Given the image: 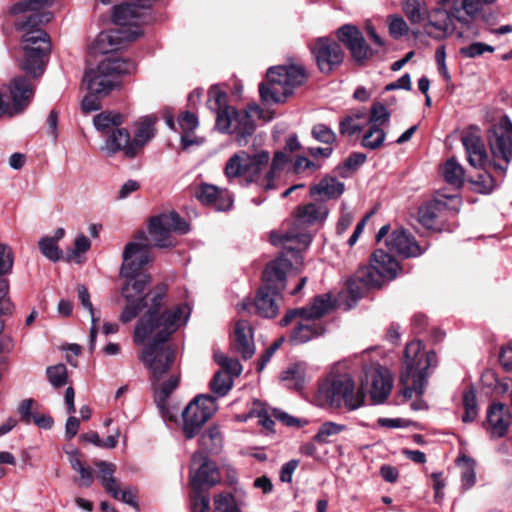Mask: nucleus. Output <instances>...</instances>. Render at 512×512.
<instances>
[{
	"label": "nucleus",
	"instance_id": "52",
	"mask_svg": "<svg viewBox=\"0 0 512 512\" xmlns=\"http://www.w3.org/2000/svg\"><path fill=\"white\" fill-rule=\"evenodd\" d=\"M38 245L41 253L49 260L55 262L60 259L62 252L55 239L45 236L40 239Z\"/></svg>",
	"mask_w": 512,
	"mask_h": 512
},
{
	"label": "nucleus",
	"instance_id": "4",
	"mask_svg": "<svg viewBox=\"0 0 512 512\" xmlns=\"http://www.w3.org/2000/svg\"><path fill=\"white\" fill-rule=\"evenodd\" d=\"M328 215V208L323 203H309L300 206L290 227L286 230L272 231L270 241L273 245L283 247L282 256L292 259L296 266L302 265V251L308 248L312 237L305 226L322 222Z\"/></svg>",
	"mask_w": 512,
	"mask_h": 512
},
{
	"label": "nucleus",
	"instance_id": "43",
	"mask_svg": "<svg viewBox=\"0 0 512 512\" xmlns=\"http://www.w3.org/2000/svg\"><path fill=\"white\" fill-rule=\"evenodd\" d=\"M78 297L82 306L87 309L91 315V329H90V349L94 350L96 337H97V323L99 318L94 315V308L90 301V294L84 285L77 287Z\"/></svg>",
	"mask_w": 512,
	"mask_h": 512
},
{
	"label": "nucleus",
	"instance_id": "57",
	"mask_svg": "<svg viewBox=\"0 0 512 512\" xmlns=\"http://www.w3.org/2000/svg\"><path fill=\"white\" fill-rule=\"evenodd\" d=\"M389 118L390 113L382 103H376L371 107L369 122L373 124L372 126L379 127V125L388 122Z\"/></svg>",
	"mask_w": 512,
	"mask_h": 512
},
{
	"label": "nucleus",
	"instance_id": "15",
	"mask_svg": "<svg viewBox=\"0 0 512 512\" xmlns=\"http://www.w3.org/2000/svg\"><path fill=\"white\" fill-rule=\"evenodd\" d=\"M311 54L316 60L319 70L329 74L344 60V51L341 45L329 37H319L309 45Z\"/></svg>",
	"mask_w": 512,
	"mask_h": 512
},
{
	"label": "nucleus",
	"instance_id": "48",
	"mask_svg": "<svg viewBox=\"0 0 512 512\" xmlns=\"http://www.w3.org/2000/svg\"><path fill=\"white\" fill-rule=\"evenodd\" d=\"M463 405L465 413L462 416V421L465 423L473 422L478 415V408L476 394L472 389L464 392Z\"/></svg>",
	"mask_w": 512,
	"mask_h": 512
},
{
	"label": "nucleus",
	"instance_id": "51",
	"mask_svg": "<svg viewBox=\"0 0 512 512\" xmlns=\"http://www.w3.org/2000/svg\"><path fill=\"white\" fill-rule=\"evenodd\" d=\"M46 374L50 384L55 388H60L67 383L68 373L64 364L49 366L46 369Z\"/></svg>",
	"mask_w": 512,
	"mask_h": 512
},
{
	"label": "nucleus",
	"instance_id": "41",
	"mask_svg": "<svg viewBox=\"0 0 512 512\" xmlns=\"http://www.w3.org/2000/svg\"><path fill=\"white\" fill-rule=\"evenodd\" d=\"M403 11L412 24H420L428 17V8L424 0H405Z\"/></svg>",
	"mask_w": 512,
	"mask_h": 512
},
{
	"label": "nucleus",
	"instance_id": "8",
	"mask_svg": "<svg viewBox=\"0 0 512 512\" xmlns=\"http://www.w3.org/2000/svg\"><path fill=\"white\" fill-rule=\"evenodd\" d=\"M305 78V70L299 65L271 67L266 73V83L259 86L261 99L267 103H282Z\"/></svg>",
	"mask_w": 512,
	"mask_h": 512
},
{
	"label": "nucleus",
	"instance_id": "31",
	"mask_svg": "<svg viewBox=\"0 0 512 512\" xmlns=\"http://www.w3.org/2000/svg\"><path fill=\"white\" fill-rule=\"evenodd\" d=\"M487 421L492 437L501 438L506 435L510 426V416L504 404L495 403L487 412Z\"/></svg>",
	"mask_w": 512,
	"mask_h": 512
},
{
	"label": "nucleus",
	"instance_id": "21",
	"mask_svg": "<svg viewBox=\"0 0 512 512\" xmlns=\"http://www.w3.org/2000/svg\"><path fill=\"white\" fill-rule=\"evenodd\" d=\"M155 0H129L128 3L115 6L112 20L118 28L138 29V24L146 14L147 9Z\"/></svg>",
	"mask_w": 512,
	"mask_h": 512
},
{
	"label": "nucleus",
	"instance_id": "34",
	"mask_svg": "<svg viewBox=\"0 0 512 512\" xmlns=\"http://www.w3.org/2000/svg\"><path fill=\"white\" fill-rule=\"evenodd\" d=\"M178 124L182 131L181 135V146L183 149H187L192 145H200L202 139L192 136L191 133L198 127L197 116L189 111L183 112L178 117Z\"/></svg>",
	"mask_w": 512,
	"mask_h": 512
},
{
	"label": "nucleus",
	"instance_id": "3",
	"mask_svg": "<svg viewBox=\"0 0 512 512\" xmlns=\"http://www.w3.org/2000/svg\"><path fill=\"white\" fill-rule=\"evenodd\" d=\"M270 160V154L266 150L249 154L247 151H239L233 154L225 165V175L229 179L245 177L247 183H256L264 190L277 189L290 162L285 151H277L272 159L270 169L261 175L263 167Z\"/></svg>",
	"mask_w": 512,
	"mask_h": 512
},
{
	"label": "nucleus",
	"instance_id": "50",
	"mask_svg": "<svg viewBox=\"0 0 512 512\" xmlns=\"http://www.w3.org/2000/svg\"><path fill=\"white\" fill-rule=\"evenodd\" d=\"M386 134L383 129L377 126H371L370 129L364 134L362 139V146L375 150L382 146Z\"/></svg>",
	"mask_w": 512,
	"mask_h": 512
},
{
	"label": "nucleus",
	"instance_id": "28",
	"mask_svg": "<svg viewBox=\"0 0 512 512\" xmlns=\"http://www.w3.org/2000/svg\"><path fill=\"white\" fill-rule=\"evenodd\" d=\"M296 319H299V321L289 336V342L292 345L304 344L322 336L326 331L321 321L306 320L305 317H297Z\"/></svg>",
	"mask_w": 512,
	"mask_h": 512
},
{
	"label": "nucleus",
	"instance_id": "63",
	"mask_svg": "<svg viewBox=\"0 0 512 512\" xmlns=\"http://www.w3.org/2000/svg\"><path fill=\"white\" fill-rule=\"evenodd\" d=\"M299 464L298 460H290L287 463H285L280 471V480L282 482L290 483L292 481V475L294 471L297 469Z\"/></svg>",
	"mask_w": 512,
	"mask_h": 512
},
{
	"label": "nucleus",
	"instance_id": "29",
	"mask_svg": "<svg viewBox=\"0 0 512 512\" xmlns=\"http://www.w3.org/2000/svg\"><path fill=\"white\" fill-rule=\"evenodd\" d=\"M234 347L244 359L251 358L255 353L253 331L247 320L236 322L234 329Z\"/></svg>",
	"mask_w": 512,
	"mask_h": 512
},
{
	"label": "nucleus",
	"instance_id": "25",
	"mask_svg": "<svg viewBox=\"0 0 512 512\" xmlns=\"http://www.w3.org/2000/svg\"><path fill=\"white\" fill-rule=\"evenodd\" d=\"M385 245L390 253L404 258L417 257L422 254L415 238L404 228H396L385 239Z\"/></svg>",
	"mask_w": 512,
	"mask_h": 512
},
{
	"label": "nucleus",
	"instance_id": "16",
	"mask_svg": "<svg viewBox=\"0 0 512 512\" xmlns=\"http://www.w3.org/2000/svg\"><path fill=\"white\" fill-rule=\"evenodd\" d=\"M9 90L12 102L5 101L0 91V116H14L23 112L34 95L32 84L26 77L13 79Z\"/></svg>",
	"mask_w": 512,
	"mask_h": 512
},
{
	"label": "nucleus",
	"instance_id": "33",
	"mask_svg": "<svg viewBox=\"0 0 512 512\" xmlns=\"http://www.w3.org/2000/svg\"><path fill=\"white\" fill-rule=\"evenodd\" d=\"M197 198L206 205H213L218 210H226L231 207L232 200L226 191L219 190L214 185L204 184L201 185Z\"/></svg>",
	"mask_w": 512,
	"mask_h": 512
},
{
	"label": "nucleus",
	"instance_id": "36",
	"mask_svg": "<svg viewBox=\"0 0 512 512\" xmlns=\"http://www.w3.org/2000/svg\"><path fill=\"white\" fill-rule=\"evenodd\" d=\"M344 192V184L333 177H325L317 185L310 189L311 196H324L328 199H336Z\"/></svg>",
	"mask_w": 512,
	"mask_h": 512
},
{
	"label": "nucleus",
	"instance_id": "27",
	"mask_svg": "<svg viewBox=\"0 0 512 512\" xmlns=\"http://www.w3.org/2000/svg\"><path fill=\"white\" fill-rule=\"evenodd\" d=\"M84 82L91 94H100V96L108 95L115 87L118 86V80L114 79L110 71L102 69L99 63L95 69H91L85 73Z\"/></svg>",
	"mask_w": 512,
	"mask_h": 512
},
{
	"label": "nucleus",
	"instance_id": "9",
	"mask_svg": "<svg viewBox=\"0 0 512 512\" xmlns=\"http://www.w3.org/2000/svg\"><path fill=\"white\" fill-rule=\"evenodd\" d=\"M355 384L348 374L333 376L323 382L318 390L319 397L330 406H346L349 410L359 408L364 402L362 389L354 392Z\"/></svg>",
	"mask_w": 512,
	"mask_h": 512
},
{
	"label": "nucleus",
	"instance_id": "18",
	"mask_svg": "<svg viewBox=\"0 0 512 512\" xmlns=\"http://www.w3.org/2000/svg\"><path fill=\"white\" fill-rule=\"evenodd\" d=\"M460 199L457 196H446L438 194L431 201L426 202L419 208L418 220L427 229H436L439 225V218L446 210L458 211Z\"/></svg>",
	"mask_w": 512,
	"mask_h": 512
},
{
	"label": "nucleus",
	"instance_id": "47",
	"mask_svg": "<svg viewBox=\"0 0 512 512\" xmlns=\"http://www.w3.org/2000/svg\"><path fill=\"white\" fill-rule=\"evenodd\" d=\"M208 105L210 109L217 111V116L225 110L231 112L234 108L227 106V94L218 87H211L209 90Z\"/></svg>",
	"mask_w": 512,
	"mask_h": 512
},
{
	"label": "nucleus",
	"instance_id": "1",
	"mask_svg": "<svg viewBox=\"0 0 512 512\" xmlns=\"http://www.w3.org/2000/svg\"><path fill=\"white\" fill-rule=\"evenodd\" d=\"M166 293V285H156L138 304L125 306L120 315V321L125 324L145 310L135 326L133 338L136 344L147 343L140 359L150 371L152 381H160L172 370L176 350L165 343L187 321L189 315L188 307L181 305L160 313Z\"/></svg>",
	"mask_w": 512,
	"mask_h": 512
},
{
	"label": "nucleus",
	"instance_id": "64",
	"mask_svg": "<svg viewBox=\"0 0 512 512\" xmlns=\"http://www.w3.org/2000/svg\"><path fill=\"white\" fill-rule=\"evenodd\" d=\"M499 361L506 372L512 373V347L501 349Z\"/></svg>",
	"mask_w": 512,
	"mask_h": 512
},
{
	"label": "nucleus",
	"instance_id": "55",
	"mask_svg": "<svg viewBox=\"0 0 512 512\" xmlns=\"http://www.w3.org/2000/svg\"><path fill=\"white\" fill-rule=\"evenodd\" d=\"M458 462H463L466 464L465 469L461 474V480L466 488L472 487L476 482V474H475V462L470 457L466 455H462L458 458Z\"/></svg>",
	"mask_w": 512,
	"mask_h": 512
},
{
	"label": "nucleus",
	"instance_id": "46",
	"mask_svg": "<svg viewBox=\"0 0 512 512\" xmlns=\"http://www.w3.org/2000/svg\"><path fill=\"white\" fill-rule=\"evenodd\" d=\"M232 386V377L223 371H217L210 382L211 390L218 396H225Z\"/></svg>",
	"mask_w": 512,
	"mask_h": 512
},
{
	"label": "nucleus",
	"instance_id": "39",
	"mask_svg": "<svg viewBox=\"0 0 512 512\" xmlns=\"http://www.w3.org/2000/svg\"><path fill=\"white\" fill-rule=\"evenodd\" d=\"M123 123V116L117 112H102L93 119L95 128L103 135H108Z\"/></svg>",
	"mask_w": 512,
	"mask_h": 512
},
{
	"label": "nucleus",
	"instance_id": "6",
	"mask_svg": "<svg viewBox=\"0 0 512 512\" xmlns=\"http://www.w3.org/2000/svg\"><path fill=\"white\" fill-rule=\"evenodd\" d=\"M138 237L146 241L145 233ZM120 276L128 279L122 287V296L127 301L126 306L138 304L148 293L142 296L145 287L151 282V277L141 273L143 268L152 260L150 245L146 242H128L123 250Z\"/></svg>",
	"mask_w": 512,
	"mask_h": 512
},
{
	"label": "nucleus",
	"instance_id": "26",
	"mask_svg": "<svg viewBox=\"0 0 512 512\" xmlns=\"http://www.w3.org/2000/svg\"><path fill=\"white\" fill-rule=\"evenodd\" d=\"M490 149L494 160V169L504 174L512 157V139L510 135L490 130Z\"/></svg>",
	"mask_w": 512,
	"mask_h": 512
},
{
	"label": "nucleus",
	"instance_id": "49",
	"mask_svg": "<svg viewBox=\"0 0 512 512\" xmlns=\"http://www.w3.org/2000/svg\"><path fill=\"white\" fill-rule=\"evenodd\" d=\"M344 430L345 425L334 422H325L320 426L318 432L313 437V440L317 443L325 444L329 442L330 437L338 435Z\"/></svg>",
	"mask_w": 512,
	"mask_h": 512
},
{
	"label": "nucleus",
	"instance_id": "54",
	"mask_svg": "<svg viewBox=\"0 0 512 512\" xmlns=\"http://www.w3.org/2000/svg\"><path fill=\"white\" fill-rule=\"evenodd\" d=\"M494 47L482 42H474L468 46L462 47L459 53L466 58H476L483 55L485 52H494Z\"/></svg>",
	"mask_w": 512,
	"mask_h": 512
},
{
	"label": "nucleus",
	"instance_id": "22",
	"mask_svg": "<svg viewBox=\"0 0 512 512\" xmlns=\"http://www.w3.org/2000/svg\"><path fill=\"white\" fill-rule=\"evenodd\" d=\"M461 142L465 148L469 164L474 168H484L488 162V154L480 129L476 126H470L463 132Z\"/></svg>",
	"mask_w": 512,
	"mask_h": 512
},
{
	"label": "nucleus",
	"instance_id": "7",
	"mask_svg": "<svg viewBox=\"0 0 512 512\" xmlns=\"http://www.w3.org/2000/svg\"><path fill=\"white\" fill-rule=\"evenodd\" d=\"M436 361L433 351L425 352L421 341L409 342L404 351V366L401 374V382L405 386L403 397L411 399L416 393L421 396L427 386L428 368Z\"/></svg>",
	"mask_w": 512,
	"mask_h": 512
},
{
	"label": "nucleus",
	"instance_id": "5",
	"mask_svg": "<svg viewBox=\"0 0 512 512\" xmlns=\"http://www.w3.org/2000/svg\"><path fill=\"white\" fill-rule=\"evenodd\" d=\"M295 262L280 255L270 262L263 272V285L259 288L254 302L246 301L237 305L238 311H249L252 307L265 318H274L279 312V300L281 292L286 287V273Z\"/></svg>",
	"mask_w": 512,
	"mask_h": 512
},
{
	"label": "nucleus",
	"instance_id": "59",
	"mask_svg": "<svg viewBox=\"0 0 512 512\" xmlns=\"http://www.w3.org/2000/svg\"><path fill=\"white\" fill-rule=\"evenodd\" d=\"M313 137L322 143L331 144L336 140V134L326 125L317 124L312 129Z\"/></svg>",
	"mask_w": 512,
	"mask_h": 512
},
{
	"label": "nucleus",
	"instance_id": "37",
	"mask_svg": "<svg viewBox=\"0 0 512 512\" xmlns=\"http://www.w3.org/2000/svg\"><path fill=\"white\" fill-rule=\"evenodd\" d=\"M441 173L445 182L451 186L460 188L464 184L465 170L454 157L443 164Z\"/></svg>",
	"mask_w": 512,
	"mask_h": 512
},
{
	"label": "nucleus",
	"instance_id": "35",
	"mask_svg": "<svg viewBox=\"0 0 512 512\" xmlns=\"http://www.w3.org/2000/svg\"><path fill=\"white\" fill-rule=\"evenodd\" d=\"M96 466L99 468L98 478L102 486L113 498L118 499L120 495V483L114 477L115 465L110 462L99 461L96 463Z\"/></svg>",
	"mask_w": 512,
	"mask_h": 512
},
{
	"label": "nucleus",
	"instance_id": "40",
	"mask_svg": "<svg viewBox=\"0 0 512 512\" xmlns=\"http://www.w3.org/2000/svg\"><path fill=\"white\" fill-rule=\"evenodd\" d=\"M100 63L102 64V69L110 71L116 80H118L119 75L130 74L136 69V65L133 61L119 57H108Z\"/></svg>",
	"mask_w": 512,
	"mask_h": 512
},
{
	"label": "nucleus",
	"instance_id": "44",
	"mask_svg": "<svg viewBox=\"0 0 512 512\" xmlns=\"http://www.w3.org/2000/svg\"><path fill=\"white\" fill-rule=\"evenodd\" d=\"M199 445L202 450L209 453H217L222 445V437L217 427H211L199 438Z\"/></svg>",
	"mask_w": 512,
	"mask_h": 512
},
{
	"label": "nucleus",
	"instance_id": "17",
	"mask_svg": "<svg viewBox=\"0 0 512 512\" xmlns=\"http://www.w3.org/2000/svg\"><path fill=\"white\" fill-rule=\"evenodd\" d=\"M220 481V474L214 462L202 452L192 456L190 484L194 491L211 488Z\"/></svg>",
	"mask_w": 512,
	"mask_h": 512
},
{
	"label": "nucleus",
	"instance_id": "10",
	"mask_svg": "<svg viewBox=\"0 0 512 512\" xmlns=\"http://www.w3.org/2000/svg\"><path fill=\"white\" fill-rule=\"evenodd\" d=\"M427 20L425 31L435 39H443L451 34L455 28L454 20L466 21L461 15L458 0H438L437 6L429 12Z\"/></svg>",
	"mask_w": 512,
	"mask_h": 512
},
{
	"label": "nucleus",
	"instance_id": "24",
	"mask_svg": "<svg viewBox=\"0 0 512 512\" xmlns=\"http://www.w3.org/2000/svg\"><path fill=\"white\" fill-rule=\"evenodd\" d=\"M332 308L329 294L316 296L311 304L303 308L289 310L281 319L280 325L285 327L297 317H305L306 320L320 321V319Z\"/></svg>",
	"mask_w": 512,
	"mask_h": 512
},
{
	"label": "nucleus",
	"instance_id": "30",
	"mask_svg": "<svg viewBox=\"0 0 512 512\" xmlns=\"http://www.w3.org/2000/svg\"><path fill=\"white\" fill-rule=\"evenodd\" d=\"M107 136L104 149L109 154L123 151L127 157L132 158L136 156L133 140H131L130 133L127 129L119 126Z\"/></svg>",
	"mask_w": 512,
	"mask_h": 512
},
{
	"label": "nucleus",
	"instance_id": "19",
	"mask_svg": "<svg viewBox=\"0 0 512 512\" xmlns=\"http://www.w3.org/2000/svg\"><path fill=\"white\" fill-rule=\"evenodd\" d=\"M141 30L116 28L101 32L93 43L92 49L97 54H109L123 49L128 42L137 39Z\"/></svg>",
	"mask_w": 512,
	"mask_h": 512
},
{
	"label": "nucleus",
	"instance_id": "61",
	"mask_svg": "<svg viewBox=\"0 0 512 512\" xmlns=\"http://www.w3.org/2000/svg\"><path fill=\"white\" fill-rule=\"evenodd\" d=\"M389 32L394 38H399L408 32L405 20L400 16L389 17Z\"/></svg>",
	"mask_w": 512,
	"mask_h": 512
},
{
	"label": "nucleus",
	"instance_id": "13",
	"mask_svg": "<svg viewBox=\"0 0 512 512\" xmlns=\"http://www.w3.org/2000/svg\"><path fill=\"white\" fill-rule=\"evenodd\" d=\"M398 270L399 263L397 260L387 252L378 249L371 256L370 266H363L358 269V278L368 284L382 286L385 279H394Z\"/></svg>",
	"mask_w": 512,
	"mask_h": 512
},
{
	"label": "nucleus",
	"instance_id": "23",
	"mask_svg": "<svg viewBox=\"0 0 512 512\" xmlns=\"http://www.w3.org/2000/svg\"><path fill=\"white\" fill-rule=\"evenodd\" d=\"M366 385L375 404L383 403L392 389V378L387 369L381 366H371L366 371Z\"/></svg>",
	"mask_w": 512,
	"mask_h": 512
},
{
	"label": "nucleus",
	"instance_id": "42",
	"mask_svg": "<svg viewBox=\"0 0 512 512\" xmlns=\"http://www.w3.org/2000/svg\"><path fill=\"white\" fill-rule=\"evenodd\" d=\"M280 379L288 388L300 390L304 385L305 368L302 364H293L282 372Z\"/></svg>",
	"mask_w": 512,
	"mask_h": 512
},
{
	"label": "nucleus",
	"instance_id": "62",
	"mask_svg": "<svg viewBox=\"0 0 512 512\" xmlns=\"http://www.w3.org/2000/svg\"><path fill=\"white\" fill-rule=\"evenodd\" d=\"M483 3L481 0H458V7L461 12L464 10L468 16H475L482 9Z\"/></svg>",
	"mask_w": 512,
	"mask_h": 512
},
{
	"label": "nucleus",
	"instance_id": "20",
	"mask_svg": "<svg viewBox=\"0 0 512 512\" xmlns=\"http://www.w3.org/2000/svg\"><path fill=\"white\" fill-rule=\"evenodd\" d=\"M338 40L349 50L352 58L357 62L370 59L374 52L367 44L361 31L352 24H345L336 31Z\"/></svg>",
	"mask_w": 512,
	"mask_h": 512
},
{
	"label": "nucleus",
	"instance_id": "56",
	"mask_svg": "<svg viewBox=\"0 0 512 512\" xmlns=\"http://www.w3.org/2000/svg\"><path fill=\"white\" fill-rule=\"evenodd\" d=\"M14 263V256L11 248L5 244L0 243V279L2 276L9 274L12 270Z\"/></svg>",
	"mask_w": 512,
	"mask_h": 512
},
{
	"label": "nucleus",
	"instance_id": "32",
	"mask_svg": "<svg viewBox=\"0 0 512 512\" xmlns=\"http://www.w3.org/2000/svg\"><path fill=\"white\" fill-rule=\"evenodd\" d=\"M179 381V374H172L166 381L161 383L160 381H153L154 400L163 417L172 419V415L169 414V410L166 407V402L172 392L178 387Z\"/></svg>",
	"mask_w": 512,
	"mask_h": 512
},
{
	"label": "nucleus",
	"instance_id": "53",
	"mask_svg": "<svg viewBox=\"0 0 512 512\" xmlns=\"http://www.w3.org/2000/svg\"><path fill=\"white\" fill-rule=\"evenodd\" d=\"M370 287H381L379 284H368L365 281L358 278V271L355 275L348 280L347 288L350 296L354 299L362 297L365 291Z\"/></svg>",
	"mask_w": 512,
	"mask_h": 512
},
{
	"label": "nucleus",
	"instance_id": "38",
	"mask_svg": "<svg viewBox=\"0 0 512 512\" xmlns=\"http://www.w3.org/2000/svg\"><path fill=\"white\" fill-rule=\"evenodd\" d=\"M155 118L147 116L138 122L137 131L133 139L136 154L155 135Z\"/></svg>",
	"mask_w": 512,
	"mask_h": 512
},
{
	"label": "nucleus",
	"instance_id": "60",
	"mask_svg": "<svg viewBox=\"0 0 512 512\" xmlns=\"http://www.w3.org/2000/svg\"><path fill=\"white\" fill-rule=\"evenodd\" d=\"M191 512H210V499L202 491H194L190 505Z\"/></svg>",
	"mask_w": 512,
	"mask_h": 512
},
{
	"label": "nucleus",
	"instance_id": "45",
	"mask_svg": "<svg viewBox=\"0 0 512 512\" xmlns=\"http://www.w3.org/2000/svg\"><path fill=\"white\" fill-rule=\"evenodd\" d=\"M242 502L230 493H221L214 497V512H241Z\"/></svg>",
	"mask_w": 512,
	"mask_h": 512
},
{
	"label": "nucleus",
	"instance_id": "14",
	"mask_svg": "<svg viewBox=\"0 0 512 512\" xmlns=\"http://www.w3.org/2000/svg\"><path fill=\"white\" fill-rule=\"evenodd\" d=\"M216 126L222 133H234L240 146L246 144V138L255 131V124L249 112L242 110L222 111L216 118Z\"/></svg>",
	"mask_w": 512,
	"mask_h": 512
},
{
	"label": "nucleus",
	"instance_id": "11",
	"mask_svg": "<svg viewBox=\"0 0 512 512\" xmlns=\"http://www.w3.org/2000/svg\"><path fill=\"white\" fill-rule=\"evenodd\" d=\"M216 411V398L204 394L196 396L182 412L183 432L186 438L191 439L196 436Z\"/></svg>",
	"mask_w": 512,
	"mask_h": 512
},
{
	"label": "nucleus",
	"instance_id": "58",
	"mask_svg": "<svg viewBox=\"0 0 512 512\" xmlns=\"http://www.w3.org/2000/svg\"><path fill=\"white\" fill-rule=\"evenodd\" d=\"M363 128L364 122L355 121L354 117H344L339 125V131L343 136H352Z\"/></svg>",
	"mask_w": 512,
	"mask_h": 512
},
{
	"label": "nucleus",
	"instance_id": "12",
	"mask_svg": "<svg viewBox=\"0 0 512 512\" xmlns=\"http://www.w3.org/2000/svg\"><path fill=\"white\" fill-rule=\"evenodd\" d=\"M189 231V225L178 213L171 211L154 216L150 220L149 234L159 248L173 247L175 240L172 238V232L185 234Z\"/></svg>",
	"mask_w": 512,
	"mask_h": 512
},
{
	"label": "nucleus",
	"instance_id": "2",
	"mask_svg": "<svg viewBox=\"0 0 512 512\" xmlns=\"http://www.w3.org/2000/svg\"><path fill=\"white\" fill-rule=\"evenodd\" d=\"M52 0H22L10 8L11 15L29 13L15 21V26L22 33L23 59L22 69L34 76L41 74L48 62L51 52L49 35L41 26L50 22L53 14L45 10Z\"/></svg>",
	"mask_w": 512,
	"mask_h": 512
}]
</instances>
